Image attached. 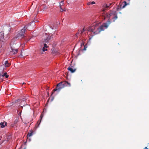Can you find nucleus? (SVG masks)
Segmentation results:
<instances>
[{"label":"nucleus","mask_w":149,"mask_h":149,"mask_svg":"<svg viewBox=\"0 0 149 149\" xmlns=\"http://www.w3.org/2000/svg\"><path fill=\"white\" fill-rule=\"evenodd\" d=\"M102 15L104 19H108V20L102 25L95 24L88 27L87 30L91 32L92 34L96 35L99 34L101 31H104V29L108 27L111 23V19H113V22H114L118 18L116 12L115 11H110L106 14H103Z\"/></svg>","instance_id":"f257e3e1"},{"label":"nucleus","mask_w":149,"mask_h":149,"mask_svg":"<svg viewBox=\"0 0 149 149\" xmlns=\"http://www.w3.org/2000/svg\"><path fill=\"white\" fill-rule=\"evenodd\" d=\"M28 27V26H25L24 28L21 30L20 32L18 33L17 35V38H18L20 39H22L24 36V34L25 32L26 29Z\"/></svg>","instance_id":"f03ea898"},{"label":"nucleus","mask_w":149,"mask_h":149,"mask_svg":"<svg viewBox=\"0 0 149 149\" xmlns=\"http://www.w3.org/2000/svg\"><path fill=\"white\" fill-rule=\"evenodd\" d=\"M65 87L64 82H61L58 83L57 85V88H58V92H59L60 91Z\"/></svg>","instance_id":"7ed1b4c3"},{"label":"nucleus","mask_w":149,"mask_h":149,"mask_svg":"<svg viewBox=\"0 0 149 149\" xmlns=\"http://www.w3.org/2000/svg\"><path fill=\"white\" fill-rule=\"evenodd\" d=\"M64 1H61L60 3V8L61 9V11L63 12V11H66V9L65 8L63 7L62 6H63V5L64 4Z\"/></svg>","instance_id":"20e7f679"},{"label":"nucleus","mask_w":149,"mask_h":149,"mask_svg":"<svg viewBox=\"0 0 149 149\" xmlns=\"http://www.w3.org/2000/svg\"><path fill=\"white\" fill-rule=\"evenodd\" d=\"M111 3H109L108 4H104L102 6V10L103 11H104L107 9H108L109 8L110 6L111 5Z\"/></svg>","instance_id":"39448f33"},{"label":"nucleus","mask_w":149,"mask_h":149,"mask_svg":"<svg viewBox=\"0 0 149 149\" xmlns=\"http://www.w3.org/2000/svg\"><path fill=\"white\" fill-rule=\"evenodd\" d=\"M68 70L70 71L71 73H74L76 70V69L74 68L73 66H71L70 67H69L68 68Z\"/></svg>","instance_id":"423d86ee"},{"label":"nucleus","mask_w":149,"mask_h":149,"mask_svg":"<svg viewBox=\"0 0 149 149\" xmlns=\"http://www.w3.org/2000/svg\"><path fill=\"white\" fill-rule=\"evenodd\" d=\"M52 36L53 35H52L51 36H48L44 40V42L46 43L49 42Z\"/></svg>","instance_id":"0eeeda50"},{"label":"nucleus","mask_w":149,"mask_h":149,"mask_svg":"<svg viewBox=\"0 0 149 149\" xmlns=\"http://www.w3.org/2000/svg\"><path fill=\"white\" fill-rule=\"evenodd\" d=\"M18 52V49H13L12 48H11V50L10 51V52L11 54H15L16 53H17Z\"/></svg>","instance_id":"6e6552de"},{"label":"nucleus","mask_w":149,"mask_h":149,"mask_svg":"<svg viewBox=\"0 0 149 149\" xmlns=\"http://www.w3.org/2000/svg\"><path fill=\"white\" fill-rule=\"evenodd\" d=\"M1 36H0V41L3 42L4 40V33L3 32H1Z\"/></svg>","instance_id":"1a4fd4ad"},{"label":"nucleus","mask_w":149,"mask_h":149,"mask_svg":"<svg viewBox=\"0 0 149 149\" xmlns=\"http://www.w3.org/2000/svg\"><path fill=\"white\" fill-rule=\"evenodd\" d=\"M7 124V123L4 122L3 123H1L0 125H1V127L2 128H3Z\"/></svg>","instance_id":"9d476101"},{"label":"nucleus","mask_w":149,"mask_h":149,"mask_svg":"<svg viewBox=\"0 0 149 149\" xmlns=\"http://www.w3.org/2000/svg\"><path fill=\"white\" fill-rule=\"evenodd\" d=\"M64 82L65 85V87L66 86L70 87L71 86V84L70 83H69L67 81H64Z\"/></svg>","instance_id":"9b49d317"},{"label":"nucleus","mask_w":149,"mask_h":149,"mask_svg":"<svg viewBox=\"0 0 149 149\" xmlns=\"http://www.w3.org/2000/svg\"><path fill=\"white\" fill-rule=\"evenodd\" d=\"M43 116V114H41V115L40 116V122H39V121H38L37 122V125H38V127L39 125H40V123L41 121V120L42 119V118Z\"/></svg>","instance_id":"f8f14e48"},{"label":"nucleus","mask_w":149,"mask_h":149,"mask_svg":"<svg viewBox=\"0 0 149 149\" xmlns=\"http://www.w3.org/2000/svg\"><path fill=\"white\" fill-rule=\"evenodd\" d=\"M2 75L3 76V77H5L6 78H8V77L9 75L7 74V73L6 72L4 73L3 74H2Z\"/></svg>","instance_id":"ddd939ff"},{"label":"nucleus","mask_w":149,"mask_h":149,"mask_svg":"<svg viewBox=\"0 0 149 149\" xmlns=\"http://www.w3.org/2000/svg\"><path fill=\"white\" fill-rule=\"evenodd\" d=\"M5 65L6 67H8L10 65V64L8 63L7 61H6L5 62Z\"/></svg>","instance_id":"4468645a"},{"label":"nucleus","mask_w":149,"mask_h":149,"mask_svg":"<svg viewBox=\"0 0 149 149\" xmlns=\"http://www.w3.org/2000/svg\"><path fill=\"white\" fill-rule=\"evenodd\" d=\"M47 50L46 48L43 47L42 49V50L41 51V52H40V53L41 54H42L43 53V52H44L45 51H46Z\"/></svg>","instance_id":"2eb2a0df"},{"label":"nucleus","mask_w":149,"mask_h":149,"mask_svg":"<svg viewBox=\"0 0 149 149\" xmlns=\"http://www.w3.org/2000/svg\"><path fill=\"white\" fill-rule=\"evenodd\" d=\"M95 2L93 1L92 2H89L87 3V5H89L90 4H95Z\"/></svg>","instance_id":"dca6fc26"},{"label":"nucleus","mask_w":149,"mask_h":149,"mask_svg":"<svg viewBox=\"0 0 149 149\" xmlns=\"http://www.w3.org/2000/svg\"><path fill=\"white\" fill-rule=\"evenodd\" d=\"M33 134V132L32 131L31 133H29L27 135L28 137H30L32 136Z\"/></svg>","instance_id":"f3484780"},{"label":"nucleus","mask_w":149,"mask_h":149,"mask_svg":"<svg viewBox=\"0 0 149 149\" xmlns=\"http://www.w3.org/2000/svg\"><path fill=\"white\" fill-rule=\"evenodd\" d=\"M3 76L2 75V74L0 73V81H2L3 80Z\"/></svg>","instance_id":"a211bd4d"},{"label":"nucleus","mask_w":149,"mask_h":149,"mask_svg":"<svg viewBox=\"0 0 149 149\" xmlns=\"http://www.w3.org/2000/svg\"><path fill=\"white\" fill-rule=\"evenodd\" d=\"M20 100L19 99L15 101V102H13L12 103V104L11 105V106L13 105L14 104V103H17L18 102H19L20 101Z\"/></svg>","instance_id":"6ab92c4d"},{"label":"nucleus","mask_w":149,"mask_h":149,"mask_svg":"<svg viewBox=\"0 0 149 149\" xmlns=\"http://www.w3.org/2000/svg\"><path fill=\"white\" fill-rule=\"evenodd\" d=\"M56 91H58V88H57V87L56 88H55L53 90V91L52 93V95L54 93V92Z\"/></svg>","instance_id":"aec40b11"},{"label":"nucleus","mask_w":149,"mask_h":149,"mask_svg":"<svg viewBox=\"0 0 149 149\" xmlns=\"http://www.w3.org/2000/svg\"><path fill=\"white\" fill-rule=\"evenodd\" d=\"M125 3V4L122 7V8H124V7H125L127 5V3L126 2V1H124V2Z\"/></svg>","instance_id":"412c9836"},{"label":"nucleus","mask_w":149,"mask_h":149,"mask_svg":"<svg viewBox=\"0 0 149 149\" xmlns=\"http://www.w3.org/2000/svg\"><path fill=\"white\" fill-rule=\"evenodd\" d=\"M18 122V120L17 119L15 120L14 122V124H16Z\"/></svg>","instance_id":"4be33fe9"},{"label":"nucleus","mask_w":149,"mask_h":149,"mask_svg":"<svg viewBox=\"0 0 149 149\" xmlns=\"http://www.w3.org/2000/svg\"><path fill=\"white\" fill-rule=\"evenodd\" d=\"M79 33V32H78V33H76V34L75 35V36L76 37V38H77V37L78 36V35Z\"/></svg>","instance_id":"5701e85b"},{"label":"nucleus","mask_w":149,"mask_h":149,"mask_svg":"<svg viewBox=\"0 0 149 149\" xmlns=\"http://www.w3.org/2000/svg\"><path fill=\"white\" fill-rule=\"evenodd\" d=\"M48 47V46H47V44L45 43L44 44V46L43 47L47 48Z\"/></svg>","instance_id":"b1692460"},{"label":"nucleus","mask_w":149,"mask_h":149,"mask_svg":"<svg viewBox=\"0 0 149 149\" xmlns=\"http://www.w3.org/2000/svg\"><path fill=\"white\" fill-rule=\"evenodd\" d=\"M87 47L86 45L84 46V48L83 49V50H85L86 49V48Z\"/></svg>","instance_id":"393cba45"},{"label":"nucleus","mask_w":149,"mask_h":149,"mask_svg":"<svg viewBox=\"0 0 149 149\" xmlns=\"http://www.w3.org/2000/svg\"><path fill=\"white\" fill-rule=\"evenodd\" d=\"M84 31V29L83 28V30L82 31H81V32L80 34H81Z\"/></svg>","instance_id":"a878e982"},{"label":"nucleus","mask_w":149,"mask_h":149,"mask_svg":"<svg viewBox=\"0 0 149 149\" xmlns=\"http://www.w3.org/2000/svg\"><path fill=\"white\" fill-rule=\"evenodd\" d=\"M14 126V124H11V127H13Z\"/></svg>","instance_id":"bb28decb"},{"label":"nucleus","mask_w":149,"mask_h":149,"mask_svg":"<svg viewBox=\"0 0 149 149\" xmlns=\"http://www.w3.org/2000/svg\"><path fill=\"white\" fill-rule=\"evenodd\" d=\"M22 56V51H21L20 56Z\"/></svg>","instance_id":"cd10ccee"},{"label":"nucleus","mask_w":149,"mask_h":149,"mask_svg":"<svg viewBox=\"0 0 149 149\" xmlns=\"http://www.w3.org/2000/svg\"><path fill=\"white\" fill-rule=\"evenodd\" d=\"M143 149H148L147 147H145Z\"/></svg>","instance_id":"c85d7f7f"},{"label":"nucleus","mask_w":149,"mask_h":149,"mask_svg":"<svg viewBox=\"0 0 149 149\" xmlns=\"http://www.w3.org/2000/svg\"><path fill=\"white\" fill-rule=\"evenodd\" d=\"M84 45V43H81V46L82 45Z\"/></svg>","instance_id":"c756f323"},{"label":"nucleus","mask_w":149,"mask_h":149,"mask_svg":"<svg viewBox=\"0 0 149 149\" xmlns=\"http://www.w3.org/2000/svg\"><path fill=\"white\" fill-rule=\"evenodd\" d=\"M33 23V22H31V24H32ZM31 23H30V25H31Z\"/></svg>","instance_id":"7c9ffc66"},{"label":"nucleus","mask_w":149,"mask_h":149,"mask_svg":"<svg viewBox=\"0 0 149 149\" xmlns=\"http://www.w3.org/2000/svg\"><path fill=\"white\" fill-rule=\"evenodd\" d=\"M24 84V83H23V84Z\"/></svg>","instance_id":"2f4dec72"},{"label":"nucleus","mask_w":149,"mask_h":149,"mask_svg":"<svg viewBox=\"0 0 149 149\" xmlns=\"http://www.w3.org/2000/svg\"><path fill=\"white\" fill-rule=\"evenodd\" d=\"M130 0H128V1H130Z\"/></svg>","instance_id":"473e14b6"}]
</instances>
